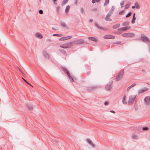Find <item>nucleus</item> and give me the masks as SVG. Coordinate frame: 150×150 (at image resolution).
I'll return each instance as SVG.
<instances>
[{"label":"nucleus","instance_id":"2","mask_svg":"<svg viewBox=\"0 0 150 150\" xmlns=\"http://www.w3.org/2000/svg\"><path fill=\"white\" fill-rule=\"evenodd\" d=\"M141 37L142 40L143 42L146 43L149 42V39L146 36H145L144 35H142Z\"/></svg>","mask_w":150,"mask_h":150},{"label":"nucleus","instance_id":"47","mask_svg":"<svg viewBox=\"0 0 150 150\" xmlns=\"http://www.w3.org/2000/svg\"><path fill=\"white\" fill-rule=\"evenodd\" d=\"M138 107L137 106H135L134 107V109L136 110H137L138 109Z\"/></svg>","mask_w":150,"mask_h":150},{"label":"nucleus","instance_id":"19","mask_svg":"<svg viewBox=\"0 0 150 150\" xmlns=\"http://www.w3.org/2000/svg\"><path fill=\"white\" fill-rule=\"evenodd\" d=\"M59 51L65 55H66L67 54L66 52L63 49H59Z\"/></svg>","mask_w":150,"mask_h":150},{"label":"nucleus","instance_id":"9","mask_svg":"<svg viewBox=\"0 0 150 150\" xmlns=\"http://www.w3.org/2000/svg\"><path fill=\"white\" fill-rule=\"evenodd\" d=\"M144 100L147 105H149L150 101V96H148L144 98Z\"/></svg>","mask_w":150,"mask_h":150},{"label":"nucleus","instance_id":"25","mask_svg":"<svg viewBox=\"0 0 150 150\" xmlns=\"http://www.w3.org/2000/svg\"><path fill=\"white\" fill-rule=\"evenodd\" d=\"M28 109L30 110V111H32L33 109V107L31 105H28Z\"/></svg>","mask_w":150,"mask_h":150},{"label":"nucleus","instance_id":"26","mask_svg":"<svg viewBox=\"0 0 150 150\" xmlns=\"http://www.w3.org/2000/svg\"><path fill=\"white\" fill-rule=\"evenodd\" d=\"M130 6V3H128L127 4H126V6L125 7V9H128L129 7Z\"/></svg>","mask_w":150,"mask_h":150},{"label":"nucleus","instance_id":"44","mask_svg":"<svg viewBox=\"0 0 150 150\" xmlns=\"http://www.w3.org/2000/svg\"><path fill=\"white\" fill-rule=\"evenodd\" d=\"M81 12L82 13H83L85 12L84 11L83 8H81Z\"/></svg>","mask_w":150,"mask_h":150},{"label":"nucleus","instance_id":"6","mask_svg":"<svg viewBox=\"0 0 150 150\" xmlns=\"http://www.w3.org/2000/svg\"><path fill=\"white\" fill-rule=\"evenodd\" d=\"M130 27L129 26H126L124 27L119 28L118 29V30L120 31L119 33H121L122 32L121 31H125L128 29H130Z\"/></svg>","mask_w":150,"mask_h":150},{"label":"nucleus","instance_id":"49","mask_svg":"<svg viewBox=\"0 0 150 150\" xmlns=\"http://www.w3.org/2000/svg\"><path fill=\"white\" fill-rule=\"evenodd\" d=\"M114 9H115L114 7V6H112V7L111 8L110 10H112V11H114Z\"/></svg>","mask_w":150,"mask_h":150},{"label":"nucleus","instance_id":"15","mask_svg":"<svg viewBox=\"0 0 150 150\" xmlns=\"http://www.w3.org/2000/svg\"><path fill=\"white\" fill-rule=\"evenodd\" d=\"M95 25L99 29H100L103 30H107V29L106 28L100 27L97 23H95Z\"/></svg>","mask_w":150,"mask_h":150},{"label":"nucleus","instance_id":"57","mask_svg":"<svg viewBox=\"0 0 150 150\" xmlns=\"http://www.w3.org/2000/svg\"><path fill=\"white\" fill-rule=\"evenodd\" d=\"M93 21V20L92 19H91L90 20L89 22L91 23Z\"/></svg>","mask_w":150,"mask_h":150},{"label":"nucleus","instance_id":"37","mask_svg":"<svg viewBox=\"0 0 150 150\" xmlns=\"http://www.w3.org/2000/svg\"><path fill=\"white\" fill-rule=\"evenodd\" d=\"M132 137L133 139H138L137 136L135 134H134V135H133Z\"/></svg>","mask_w":150,"mask_h":150},{"label":"nucleus","instance_id":"62","mask_svg":"<svg viewBox=\"0 0 150 150\" xmlns=\"http://www.w3.org/2000/svg\"><path fill=\"white\" fill-rule=\"evenodd\" d=\"M96 2L97 3L99 2L100 1V0H96Z\"/></svg>","mask_w":150,"mask_h":150},{"label":"nucleus","instance_id":"22","mask_svg":"<svg viewBox=\"0 0 150 150\" xmlns=\"http://www.w3.org/2000/svg\"><path fill=\"white\" fill-rule=\"evenodd\" d=\"M126 97L125 96H124L122 99V102L124 104H126L127 103V102L126 101Z\"/></svg>","mask_w":150,"mask_h":150},{"label":"nucleus","instance_id":"53","mask_svg":"<svg viewBox=\"0 0 150 150\" xmlns=\"http://www.w3.org/2000/svg\"><path fill=\"white\" fill-rule=\"evenodd\" d=\"M121 42H116L115 43V44H120V43H121Z\"/></svg>","mask_w":150,"mask_h":150},{"label":"nucleus","instance_id":"52","mask_svg":"<svg viewBox=\"0 0 150 150\" xmlns=\"http://www.w3.org/2000/svg\"><path fill=\"white\" fill-rule=\"evenodd\" d=\"M91 73V72L90 71H88V72H87L86 74L87 75V76H88Z\"/></svg>","mask_w":150,"mask_h":150},{"label":"nucleus","instance_id":"8","mask_svg":"<svg viewBox=\"0 0 150 150\" xmlns=\"http://www.w3.org/2000/svg\"><path fill=\"white\" fill-rule=\"evenodd\" d=\"M104 38L105 39H114L115 38V37L111 35H107L104 36Z\"/></svg>","mask_w":150,"mask_h":150},{"label":"nucleus","instance_id":"10","mask_svg":"<svg viewBox=\"0 0 150 150\" xmlns=\"http://www.w3.org/2000/svg\"><path fill=\"white\" fill-rule=\"evenodd\" d=\"M87 142L88 143L91 145V146L93 148H95L96 147L95 145L93 143L92 141L89 139H86Z\"/></svg>","mask_w":150,"mask_h":150},{"label":"nucleus","instance_id":"31","mask_svg":"<svg viewBox=\"0 0 150 150\" xmlns=\"http://www.w3.org/2000/svg\"><path fill=\"white\" fill-rule=\"evenodd\" d=\"M67 2V1L66 0H64L62 2L61 5L62 6H64L65 4H66Z\"/></svg>","mask_w":150,"mask_h":150},{"label":"nucleus","instance_id":"46","mask_svg":"<svg viewBox=\"0 0 150 150\" xmlns=\"http://www.w3.org/2000/svg\"><path fill=\"white\" fill-rule=\"evenodd\" d=\"M109 102L107 101H106L104 102V104L105 105H107L109 104Z\"/></svg>","mask_w":150,"mask_h":150},{"label":"nucleus","instance_id":"54","mask_svg":"<svg viewBox=\"0 0 150 150\" xmlns=\"http://www.w3.org/2000/svg\"><path fill=\"white\" fill-rule=\"evenodd\" d=\"M96 1V0H92V3L93 4H94V3H95Z\"/></svg>","mask_w":150,"mask_h":150},{"label":"nucleus","instance_id":"12","mask_svg":"<svg viewBox=\"0 0 150 150\" xmlns=\"http://www.w3.org/2000/svg\"><path fill=\"white\" fill-rule=\"evenodd\" d=\"M60 24L61 26L63 28H66L67 29H68V28L67 25L64 22L61 21L60 22Z\"/></svg>","mask_w":150,"mask_h":150},{"label":"nucleus","instance_id":"14","mask_svg":"<svg viewBox=\"0 0 150 150\" xmlns=\"http://www.w3.org/2000/svg\"><path fill=\"white\" fill-rule=\"evenodd\" d=\"M149 90V88H144L140 90L139 91V94L142 93L144 92L147 91Z\"/></svg>","mask_w":150,"mask_h":150},{"label":"nucleus","instance_id":"60","mask_svg":"<svg viewBox=\"0 0 150 150\" xmlns=\"http://www.w3.org/2000/svg\"><path fill=\"white\" fill-rule=\"evenodd\" d=\"M135 13H134L133 14V17H134V18H136L135 17Z\"/></svg>","mask_w":150,"mask_h":150},{"label":"nucleus","instance_id":"36","mask_svg":"<svg viewBox=\"0 0 150 150\" xmlns=\"http://www.w3.org/2000/svg\"><path fill=\"white\" fill-rule=\"evenodd\" d=\"M132 13L131 12H130L129 13L127 14L126 15V18L129 17L132 15Z\"/></svg>","mask_w":150,"mask_h":150},{"label":"nucleus","instance_id":"24","mask_svg":"<svg viewBox=\"0 0 150 150\" xmlns=\"http://www.w3.org/2000/svg\"><path fill=\"white\" fill-rule=\"evenodd\" d=\"M109 0H105L104 4V6H106L109 3Z\"/></svg>","mask_w":150,"mask_h":150},{"label":"nucleus","instance_id":"13","mask_svg":"<svg viewBox=\"0 0 150 150\" xmlns=\"http://www.w3.org/2000/svg\"><path fill=\"white\" fill-rule=\"evenodd\" d=\"M113 81H112L111 83H109L105 87V88L106 90H110L111 87V83H112Z\"/></svg>","mask_w":150,"mask_h":150},{"label":"nucleus","instance_id":"50","mask_svg":"<svg viewBox=\"0 0 150 150\" xmlns=\"http://www.w3.org/2000/svg\"><path fill=\"white\" fill-rule=\"evenodd\" d=\"M52 29L53 30H58V27H57V29H56V28H53V27H52Z\"/></svg>","mask_w":150,"mask_h":150},{"label":"nucleus","instance_id":"63","mask_svg":"<svg viewBox=\"0 0 150 150\" xmlns=\"http://www.w3.org/2000/svg\"><path fill=\"white\" fill-rule=\"evenodd\" d=\"M142 71L145 73L146 72L145 70L144 69H143L142 70Z\"/></svg>","mask_w":150,"mask_h":150},{"label":"nucleus","instance_id":"17","mask_svg":"<svg viewBox=\"0 0 150 150\" xmlns=\"http://www.w3.org/2000/svg\"><path fill=\"white\" fill-rule=\"evenodd\" d=\"M43 54L44 57L46 59H49V55L46 51H43Z\"/></svg>","mask_w":150,"mask_h":150},{"label":"nucleus","instance_id":"21","mask_svg":"<svg viewBox=\"0 0 150 150\" xmlns=\"http://www.w3.org/2000/svg\"><path fill=\"white\" fill-rule=\"evenodd\" d=\"M120 24H119V23L115 25H114L112 26V28L113 29H116V28H119L120 26Z\"/></svg>","mask_w":150,"mask_h":150},{"label":"nucleus","instance_id":"51","mask_svg":"<svg viewBox=\"0 0 150 150\" xmlns=\"http://www.w3.org/2000/svg\"><path fill=\"white\" fill-rule=\"evenodd\" d=\"M57 0H53V2L54 4L55 5H56L57 4V3H56V2L57 1Z\"/></svg>","mask_w":150,"mask_h":150},{"label":"nucleus","instance_id":"1","mask_svg":"<svg viewBox=\"0 0 150 150\" xmlns=\"http://www.w3.org/2000/svg\"><path fill=\"white\" fill-rule=\"evenodd\" d=\"M124 69L122 70L119 73L118 75L117 76L115 80L116 81H118L121 79L124 73Z\"/></svg>","mask_w":150,"mask_h":150},{"label":"nucleus","instance_id":"3","mask_svg":"<svg viewBox=\"0 0 150 150\" xmlns=\"http://www.w3.org/2000/svg\"><path fill=\"white\" fill-rule=\"evenodd\" d=\"M134 34L131 33H128L122 34V36L123 37L126 38H130L133 37L134 36Z\"/></svg>","mask_w":150,"mask_h":150},{"label":"nucleus","instance_id":"41","mask_svg":"<svg viewBox=\"0 0 150 150\" xmlns=\"http://www.w3.org/2000/svg\"><path fill=\"white\" fill-rule=\"evenodd\" d=\"M136 85V84L135 83H134L133 84H132L130 86H129V87L130 88H132L134 86Z\"/></svg>","mask_w":150,"mask_h":150},{"label":"nucleus","instance_id":"7","mask_svg":"<svg viewBox=\"0 0 150 150\" xmlns=\"http://www.w3.org/2000/svg\"><path fill=\"white\" fill-rule=\"evenodd\" d=\"M98 87L97 86L88 87L86 88V90L88 92H92Z\"/></svg>","mask_w":150,"mask_h":150},{"label":"nucleus","instance_id":"42","mask_svg":"<svg viewBox=\"0 0 150 150\" xmlns=\"http://www.w3.org/2000/svg\"><path fill=\"white\" fill-rule=\"evenodd\" d=\"M125 11H120L119 12V14L120 15H122L124 14Z\"/></svg>","mask_w":150,"mask_h":150},{"label":"nucleus","instance_id":"18","mask_svg":"<svg viewBox=\"0 0 150 150\" xmlns=\"http://www.w3.org/2000/svg\"><path fill=\"white\" fill-rule=\"evenodd\" d=\"M88 38L89 39L96 42H97L98 41V40L96 38L94 37H89Z\"/></svg>","mask_w":150,"mask_h":150},{"label":"nucleus","instance_id":"23","mask_svg":"<svg viewBox=\"0 0 150 150\" xmlns=\"http://www.w3.org/2000/svg\"><path fill=\"white\" fill-rule=\"evenodd\" d=\"M36 37L40 39H41L43 37L39 33H37L36 34Z\"/></svg>","mask_w":150,"mask_h":150},{"label":"nucleus","instance_id":"55","mask_svg":"<svg viewBox=\"0 0 150 150\" xmlns=\"http://www.w3.org/2000/svg\"><path fill=\"white\" fill-rule=\"evenodd\" d=\"M130 88H131L129 87H128L127 88V91H129Z\"/></svg>","mask_w":150,"mask_h":150},{"label":"nucleus","instance_id":"48","mask_svg":"<svg viewBox=\"0 0 150 150\" xmlns=\"http://www.w3.org/2000/svg\"><path fill=\"white\" fill-rule=\"evenodd\" d=\"M66 37H67V40H68V39H70L71 38H72V36H68Z\"/></svg>","mask_w":150,"mask_h":150},{"label":"nucleus","instance_id":"43","mask_svg":"<svg viewBox=\"0 0 150 150\" xmlns=\"http://www.w3.org/2000/svg\"><path fill=\"white\" fill-rule=\"evenodd\" d=\"M39 13L40 14H42L43 13V11L42 10H40L39 11Z\"/></svg>","mask_w":150,"mask_h":150},{"label":"nucleus","instance_id":"5","mask_svg":"<svg viewBox=\"0 0 150 150\" xmlns=\"http://www.w3.org/2000/svg\"><path fill=\"white\" fill-rule=\"evenodd\" d=\"M73 43L75 44H81L85 43V41L82 39L76 40L73 42Z\"/></svg>","mask_w":150,"mask_h":150},{"label":"nucleus","instance_id":"61","mask_svg":"<svg viewBox=\"0 0 150 150\" xmlns=\"http://www.w3.org/2000/svg\"><path fill=\"white\" fill-rule=\"evenodd\" d=\"M135 6H132V8H133V9H134V8H135Z\"/></svg>","mask_w":150,"mask_h":150},{"label":"nucleus","instance_id":"32","mask_svg":"<svg viewBox=\"0 0 150 150\" xmlns=\"http://www.w3.org/2000/svg\"><path fill=\"white\" fill-rule=\"evenodd\" d=\"M124 2H125V1H123L120 2V4L121 5V8H122L123 7V6H124L123 5L124 4Z\"/></svg>","mask_w":150,"mask_h":150},{"label":"nucleus","instance_id":"30","mask_svg":"<svg viewBox=\"0 0 150 150\" xmlns=\"http://www.w3.org/2000/svg\"><path fill=\"white\" fill-rule=\"evenodd\" d=\"M67 75L68 76L69 78V79L71 80V81H72V82H74V80L73 79L72 77L71 76V75H70L69 73Z\"/></svg>","mask_w":150,"mask_h":150},{"label":"nucleus","instance_id":"16","mask_svg":"<svg viewBox=\"0 0 150 150\" xmlns=\"http://www.w3.org/2000/svg\"><path fill=\"white\" fill-rule=\"evenodd\" d=\"M111 16L107 14L105 18V20L107 21H112V19L110 18Z\"/></svg>","mask_w":150,"mask_h":150},{"label":"nucleus","instance_id":"40","mask_svg":"<svg viewBox=\"0 0 150 150\" xmlns=\"http://www.w3.org/2000/svg\"><path fill=\"white\" fill-rule=\"evenodd\" d=\"M122 25L123 26H127L128 25V23L127 22H126L123 23Z\"/></svg>","mask_w":150,"mask_h":150},{"label":"nucleus","instance_id":"45","mask_svg":"<svg viewBox=\"0 0 150 150\" xmlns=\"http://www.w3.org/2000/svg\"><path fill=\"white\" fill-rule=\"evenodd\" d=\"M22 79L23 80V81L26 83H27L28 85H30V84L28 83L26 80H25L23 78H22Z\"/></svg>","mask_w":150,"mask_h":150},{"label":"nucleus","instance_id":"64","mask_svg":"<svg viewBox=\"0 0 150 150\" xmlns=\"http://www.w3.org/2000/svg\"><path fill=\"white\" fill-rule=\"evenodd\" d=\"M30 85L32 87H33V86H32L30 84V85Z\"/></svg>","mask_w":150,"mask_h":150},{"label":"nucleus","instance_id":"56","mask_svg":"<svg viewBox=\"0 0 150 150\" xmlns=\"http://www.w3.org/2000/svg\"><path fill=\"white\" fill-rule=\"evenodd\" d=\"M110 112H112V113H115V112L113 110H110Z\"/></svg>","mask_w":150,"mask_h":150},{"label":"nucleus","instance_id":"20","mask_svg":"<svg viewBox=\"0 0 150 150\" xmlns=\"http://www.w3.org/2000/svg\"><path fill=\"white\" fill-rule=\"evenodd\" d=\"M62 71L67 75H68L69 73V71L65 68L62 67Z\"/></svg>","mask_w":150,"mask_h":150},{"label":"nucleus","instance_id":"35","mask_svg":"<svg viewBox=\"0 0 150 150\" xmlns=\"http://www.w3.org/2000/svg\"><path fill=\"white\" fill-rule=\"evenodd\" d=\"M53 36H57L58 37H61L62 36V34H54L53 35Z\"/></svg>","mask_w":150,"mask_h":150},{"label":"nucleus","instance_id":"27","mask_svg":"<svg viewBox=\"0 0 150 150\" xmlns=\"http://www.w3.org/2000/svg\"><path fill=\"white\" fill-rule=\"evenodd\" d=\"M69 9H70L69 6L68 5V6H67L66 7L65 10V12L66 13H67L68 12L69 10Z\"/></svg>","mask_w":150,"mask_h":150},{"label":"nucleus","instance_id":"39","mask_svg":"<svg viewBox=\"0 0 150 150\" xmlns=\"http://www.w3.org/2000/svg\"><path fill=\"white\" fill-rule=\"evenodd\" d=\"M136 18L133 17L132 20V23H135L134 20L136 19Z\"/></svg>","mask_w":150,"mask_h":150},{"label":"nucleus","instance_id":"29","mask_svg":"<svg viewBox=\"0 0 150 150\" xmlns=\"http://www.w3.org/2000/svg\"><path fill=\"white\" fill-rule=\"evenodd\" d=\"M135 6L136 8L137 9H139L140 8V6L137 3H136L135 4Z\"/></svg>","mask_w":150,"mask_h":150},{"label":"nucleus","instance_id":"34","mask_svg":"<svg viewBox=\"0 0 150 150\" xmlns=\"http://www.w3.org/2000/svg\"><path fill=\"white\" fill-rule=\"evenodd\" d=\"M60 47L63 48H67L66 47V45H65V44L60 45Z\"/></svg>","mask_w":150,"mask_h":150},{"label":"nucleus","instance_id":"28","mask_svg":"<svg viewBox=\"0 0 150 150\" xmlns=\"http://www.w3.org/2000/svg\"><path fill=\"white\" fill-rule=\"evenodd\" d=\"M67 37H62L61 38H60L59 39V40H62V41L65 40H67Z\"/></svg>","mask_w":150,"mask_h":150},{"label":"nucleus","instance_id":"59","mask_svg":"<svg viewBox=\"0 0 150 150\" xmlns=\"http://www.w3.org/2000/svg\"><path fill=\"white\" fill-rule=\"evenodd\" d=\"M78 0H76L75 3V4L76 5H77V1H78Z\"/></svg>","mask_w":150,"mask_h":150},{"label":"nucleus","instance_id":"11","mask_svg":"<svg viewBox=\"0 0 150 150\" xmlns=\"http://www.w3.org/2000/svg\"><path fill=\"white\" fill-rule=\"evenodd\" d=\"M73 42H69L65 44V45L66 47L67 48H71L73 45Z\"/></svg>","mask_w":150,"mask_h":150},{"label":"nucleus","instance_id":"4","mask_svg":"<svg viewBox=\"0 0 150 150\" xmlns=\"http://www.w3.org/2000/svg\"><path fill=\"white\" fill-rule=\"evenodd\" d=\"M136 97V95H131L130 96L128 101V104H130L132 103L135 100Z\"/></svg>","mask_w":150,"mask_h":150},{"label":"nucleus","instance_id":"58","mask_svg":"<svg viewBox=\"0 0 150 150\" xmlns=\"http://www.w3.org/2000/svg\"><path fill=\"white\" fill-rule=\"evenodd\" d=\"M47 42H51V40L50 39H47Z\"/></svg>","mask_w":150,"mask_h":150},{"label":"nucleus","instance_id":"33","mask_svg":"<svg viewBox=\"0 0 150 150\" xmlns=\"http://www.w3.org/2000/svg\"><path fill=\"white\" fill-rule=\"evenodd\" d=\"M114 11L111 10H110L109 11V12L107 14L111 16L113 14Z\"/></svg>","mask_w":150,"mask_h":150},{"label":"nucleus","instance_id":"38","mask_svg":"<svg viewBox=\"0 0 150 150\" xmlns=\"http://www.w3.org/2000/svg\"><path fill=\"white\" fill-rule=\"evenodd\" d=\"M149 129V128L147 127H143L142 129V130L144 131L148 130Z\"/></svg>","mask_w":150,"mask_h":150}]
</instances>
